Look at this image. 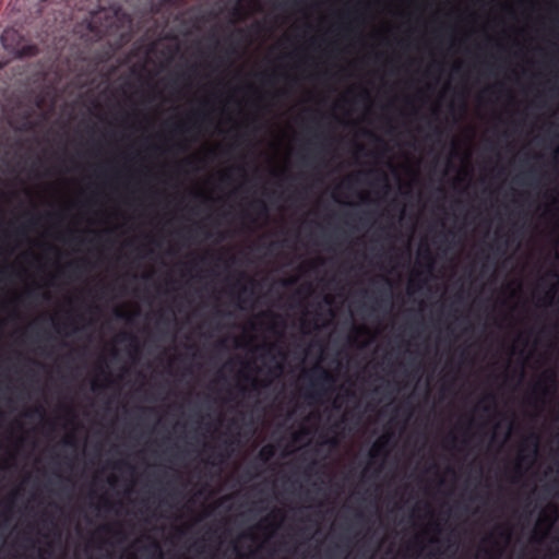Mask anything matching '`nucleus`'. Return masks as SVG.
I'll use <instances>...</instances> for the list:
<instances>
[{"mask_svg":"<svg viewBox=\"0 0 559 559\" xmlns=\"http://www.w3.org/2000/svg\"><path fill=\"white\" fill-rule=\"evenodd\" d=\"M126 15L119 9L102 8L92 12L85 24L78 27V33L86 41H98L104 37L118 36L121 40L129 36L128 29L124 27Z\"/></svg>","mask_w":559,"mask_h":559,"instance_id":"f257e3e1","label":"nucleus"},{"mask_svg":"<svg viewBox=\"0 0 559 559\" xmlns=\"http://www.w3.org/2000/svg\"><path fill=\"white\" fill-rule=\"evenodd\" d=\"M1 43L8 52L17 58L34 57L39 52L38 46L31 43L15 28L4 29Z\"/></svg>","mask_w":559,"mask_h":559,"instance_id":"f03ea898","label":"nucleus"},{"mask_svg":"<svg viewBox=\"0 0 559 559\" xmlns=\"http://www.w3.org/2000/svg\"><path fill=\"white\" fill-rule=\"evenodd\" d=\"M333 383L334 378L328 370L316 367L310 379V388L306 391L305 395L309 400L319 401Z\"/></svg>","mask_w":559,"mask_h":559,"instance_id":"7ed1b4c3","label":"nucleus"},{"mask_svg":"<svg viewBox=\"0 0 559 559\" xmlns=\"http://www.w3.org/2000/svg\"><path fill=\"white\" fill-rule=\"evenodd\" d=\"M234 36H237L240 40H247V38H248L246 29H243V28L236 29V32L227 38L228 46L225 49L224 56H219L216 58L219 64L226 63L225 58L229 59L230 57L237 55L238 50H237V46L235 45L234 39H233Z\"/></svg>","mask_w":559,"mask_h":559,"instance_id":"20e7f679","label":"nucleus"},{"mask_svg":"<svg viewBox=\"0 0 559 559\" xmlns=\"http://www.w3.org/2000/svg\"><path fill=\"white\" fill-rule=\"evenodd\" d=\"M389 451V437L382 436L380 437L371 447L369 451V456L372 460L383 459L386 456Z\"/></svg>","mask_w":559,"mask_h":559,"instance_id":"39448f33","label":"nucleus"},{"mask_svg":"<svg viewBox=\"0 0 559 559\" xmlns=\"http://www.w3.org/2000/svg\"><path fill=\"white\" fill-rule=\"evenodd\" d=\"M537 447H538V437L536 435H531L524 440V443L522 445V450L525 451L530 448L532 457H535L537 454Z\"/></svg>","mask_w":559,"mask_h":559,"instance_id":"423d86ee","label":"nucleus"},{"mask_svg":"<svg viewBox=\"0 0 559 559\" xmlns=\"http://www.w3.org/2000/svg\"><path fill=\"white\" fill-rule=\"evenodd\" d=\"M276 454V448L273 444H266L259 451V459L266 463Z\"/></svg>","mask_w":559,"mask_h":559,"instance_id":"0eeeda50","label":"nucleus"},{"mask_svg":"<svg viewBox=\"0 0 559 559\" xmlns=\"http://www.w3.org/2000/svg\"><path fill=\"white\" fill-rule=\"evenodd\" d=\"M252 206L257 210L259 215H263V216L267 215V206L263 201H261V200L254 201L252 203Z\"/></svg>","mask_w":559,"mask_h":559,"instance_id":"6e6552de","label":"nucleus"},{"mask_svg":"<svg viewBox=\"0 0 559 559\" xmlns=\"http://www.w3.org/2000/svg\"><path fill=\"white\" fill-rule=\"evenodd\" d=\"M420 257L423 259L427 260L428 266L431 267L432 262H433V258H432V254H431V251L429 250V248L420 250Z\"/></svg>","mask_w":559,"mask_h":559,"instance_id":"1a4fd4ad","label":"nucleus"},{"mask_svg":"<svg viewBox=\"0 0 559 559\" xmlns=\"http://www.w3.org/2000/svg\"><path fill=\"white\" fill-rule=\"evenodd\" d=\"M121 340H130L133 343L135 350L139 349L136 338L132 334L124 333L121 335Z\"/></svg>","mask_w":559,"mask_h":559,"instance_id":"9d476101","label":"nucleus"},{"mask_svg":"<svg viewBox=\"0 0 559 559\" xmlns=\"http://www.w3.org/2000/svg\"><path fill=\"white\" fill-rule=\"evenodd\" d=\"M176 132L178 133H185L187 132L189 129L187 127V123H177L176 124V128H175Z\"/></svg>","mask_w":559,"mask_h":559,"instance_id":"9b49d317","label":"nucleus"},{"mask_svg":"<svg viewBox=\"0 0 559 559\" xmlns=\"http://www.w3.org/2000/svg\"><path fill=\"white\" fill-rule=\"evenodd\" d=\"M283 371L282 364H277L274 368L270 369V372L273 374H278Z\"/></svg>","mask_w":559,"mask_h":559,"instance_id":"f8f14e48","label":"nucleus"},{"mask_svg":"<svg viewBox=\"0 0 559 559\" xmlns=\"http://www.w3.org/2000/svg\"><path fill=\"white\" fill-rule=\"evenodd\" d=\"M323 443L335 447L337 444V439L336 438H328L323 441Z\"/></svg>","mask_w":559,"mask_h":559,"instance_id":"ddd939ff","label":"nucleus"},{"mask_svg":"<svg viewBox=\"0 0 559 559\" xmlns=\"http://www.w3.org/2000/svg\"><path fill=\"white\" fill-rule=\"evenodd\" d=\"M557 287H558V285H557V284H556V285H554L552 289H551V290H549V292L546 294V298H547V299H549V300H550V299H552L554 292H556V290H557Z\"/></svg>","mask_w":559,"mask_h":559,"instance_id":"4468645a","label":"nucleus"},{"mask_svg":"<svg viewBox=\"0 0 559 559\" xmlns=\"http://www.w3.org/2000/svg\"><path fill=\"white\" fill-rule=\"evenodd\" d=\"M521 475H522V473H521V468H520V466H516V468H515V476H514L513 481L519 480V479H520V477H521Z\"/></svg>","mask_w":559,"mask_h":559,"instance_id":"2eb2a0df","label":"nucleus"},{"mask_svg":"<svg viewBox=\"0 0 559 559\" xmlns=\"http://www.w3.org/2000/svg\"><path fill=\"white\" fill-rule=\"evenodd\" d=\"M248 292V287L247 286H242L241 287V294L239 295V299L242 301V302H246V299L242 298V294L247 293Z\"/></svg>","mask_w":559,"mask_h":559,"instance_id":"dca6fc26","label":"nucleus"},{"mask_svg":"<svg viewBox=\"0 0 559 559\" xmlns=\"http://www.w3.org/2000/svg\"><path fill=\"white\" fill-rule=\"evenodd\" d=\"M34 413L38 414L40 417H43L45 415V411L43 407H36L34 409Z\"/></svg>","mask_w":559,"mask_h":559,"instance_id":"f3484780","label":"nucleus"},{"mask_svg":"<svg viewBox=\"0 0 559 559\" xmlns=\"http://www.w3.org/2000/svg\"><path fill=\"white\" fill-rule=\"evenodd\" d=\"M360 96H361L362 98H365V99H369V98H370V95H369L368 91H366V90H364V91L361 92Z\"/></svg>","mask_w":559,"mask_h":559,"instance_id":"a211bd4d","label":"nucleus"},{"mask_svg":"<svg viewBox=\"0 0 559 559\" xmlns=\"http://www.w3.org/2000/svg\"><path fill=\"white\" fill-rule=\"evenodd\" d=\"M103 531H105L107 534H110L111 533V526L110 525H104L102 527Z\"/></svg>","mask_w":559,"mask_h":559,"instance_id":"6ab92c4d","label":"nucleus"},{"mask_svg":"<svg viewBox=\"0 0 559 559\" xmlns=\"http://www.w3.org/2000/svg\"><path fill=\"white\" fill-rule=\"evenodd\" d=\"M153 548L156 552H158L160 555V548H159V545L157 543H154L153 544Z\"/></svg>","mask_w":559,"mask_h":559,"instance_id":"aec40b11","label":"nucleus"},{"mask_svg":"<svg viewBox=\"0 0 559 559\" xmlns=\"http://www.w3.org/2000/svg\"><path fill=\"white\" fill-rule=\"evenodd\" d=\"M548 275H549L550 277H552V278H556V280L558 278V274H557V272H555V271L549 272V273H548Z\"/></svg>","mask_w":559,"mask_h":559,"instance_id":"412c9836","label":"nucleus"},{"mask_svg":"<svg viewBox=\"0 0 559 559\" xmlns=\"http://www.w3.org/2000/svg\"><path fill=\"white\" fill-rule=\"evenodd\" d=\"M258 381L255 379L252 380V389L253 390H257L258 389Z\"/></svg>","mask_w":559,"mask_h":559,"instance_id":"4be33fe9","label":"nucleus"},{"mask_svg":"<svg viewBox=\"0 0 559 559\" xmlns=\"http://www.w3.org/2000/svg\"><path fill=\"white\" fill-rule=\"evenodd\" d=\"M240 278H246V275H245L243 273H240ZM247 280H248L251 284H253V280H252V278L247 277Z\"/></svg>","mask_w":559,"mask_h":559,"instance_id":"5701e85b","label":"nucleus"},{"mask_svg":"<svg viewBox=\"0 0 559 559\" xmlns=\"http://www.w3.org/2000/svg\"><path fill=\"white\" fill-rule=\"evenodd\" d=\"M278 355H280V357H281L282 359H284V358H285V353H284V352L280 350V352H278Z\"/></svg>","mask_w":559,"mask_h":559,"instance_id":"b1692460","label":"nucleus"},{"mask_svg":"<svg viewBox=\"0 0 559 559\" xmlns=\"http://www.w3.org/2000/svg\"><path fill=\"white\" fill-rule=\"evenodd\" d=\"M486 399H487V400H490L491 402H493V401H495V397H493L492 395H488V396H486Z\"/></svg>","mask_w":559,"mask_h":559,"instance_id":"393cba45","label":"nucleus"},{"mask_svg":"<svg viewBox=\"0 0 559 559\" xmlns=\"http://www.w3.org/2000/svg\"><path fill=\"white\" fill-rule=\"evenodd\" d=\"M450 441H451V443H453V444H454V443H455V441H456L455 437H453V436H452V437L450 438Z\"/></svg>","mask_w":559,"mask_h":559,"instance_id":"a878e982","label":"nucleus"},{"mask_svg":"<svg viewBox=\"0 0 559 559\" xmlns=\"http://www.w3.org/2000/svg\"><path fill=\"white\" fill-rule=\"evenodd\" d=\"M435 132H436L437 134H441V130H440L439 128H436V129H435Z\"/></svg>","mask_w":559,"mask_h":559,"instance_id":"bb28decb","label":"nucleus"},{"mask_svg":"<svg viewBox=\"0 0 559 559\" xmlns=\"http://www.w3.org/2000/svg\"><path fill=\"white\" fill-rule=\"evenodd\" d=\"M97 389H98V384H97V383H94V384H93V390H95V391H96Z\"/></svg>","mask_w":559,"mask_h":559,"instance_id":"cd10ccee","label":"nucleus"},{"mask_svg":"<svg viewBox=\"0 0 559 559\" xmlns=\"http://www.w3.org/2000/svg\"><path fill=\"white\" fill-rule=\"evenodd\" d=\"M504 537H506V539H507V540H509V539H510V534H509V533H506V534H504Z\"/></svg>","mask_w":559,"mask_h":559,"instance_id":"c85d7f7f","label":"nucleus"},{"mask_svg":"<svg viewBox=\"0 0 559 559\" xmlns=\"http://www.w3.org/2000/svg\"><path fill=\"white\" fill-rule=\"evenodd\" d=\"M66 443H67V444H72V440H71V439H67V440H66Z\"/></svg>","mask_w":559,"mask_h":559,"instance_id":"c756f323","label":"nucleus"},{"mask_svg":"<svg viewBox=\"0 0 559 559\" xmlns=\"http://www.w3.org/2000/svg\"><path fill=\"white\" fill-rule=\"evenodd\" d=\"M554 378H555V373H554V372H551V373H550V380H551V381H554Z\"/></svg>","mask_w":559,"mask_h":559,"instance_id":"7c9ffc66","label":"nucleus"},{"mask_svg":"<svg viewBox=\"0 0 559 559\" xmlns=\"http://www.w3.org/2000/svg\"><path fill=\"white\" fill-rule=\"evenodd\" d=\"M269 76H270V75H267V74H265V73H263V74H262V78H263V79H267Z\"/></svg>","mask_w":559,"mask_h":559,"instance_id":"2f4dec72","label":"nucleus"},{"mask_svg":"<svg viewBox=\"0 0 559 559\" xmlns=\"http://www.w3.org/2000/svg\"><path fill=\"white\" fill-rule=\"evenodd\" d=\"M381 179H382L383 181H386V177H385L384 175H382Z\"/></svg>","mask_w":559,"mask_h":559,"instance_id":"473e14b6","label":"nucleus"},{"mask_svg":"<svg viewBox=\"0 0 559 559\" xmlns=\"http://www.w3.org/2000/svg\"><path fill=\"white\" fill-rule=\"evenodd\" d=\"M389 301L390 300L382 299V302H385L386 305H389Z\"/></svg>","mask_w":559,"mask_h":559,"instance_id":"72a5a7b5","label":"nucleus"},{"mask_svg":"<svg viewBox=\"0 0 559 559\" xmlns=\"http://www.w3.org/2000/svg\"><path fill=\"white\" fill-rule=\"evenodd\" d=\"M253 27L260 28V25L259 24H254Z\"/></svg>","mask_w":559,"mask_h":559,"instance_id":"f704fd0d","label":"nucleus"},{"mask_svg":"<svg viewBox=\"0 0 559 559\" xmlns=\"http://www.w3.org/2000/svg\"><path fill=\"white\" fill-rule=\"evenodd\" d=\"M274 347H275V345H270L269 349H273Z\"/></svg>","mask_w":559,"mask_h":559,"instance_id":"c9c22d12","label":"nucleus"},{"mask_svg":"<svg viewBox=\"0 0 559 559\" xmlns=\"http://www.w3.org/2000/svg\"><path fill=\"white\" fill-rule=\"evenodd\" d=\"M557 153L559 154V148H558Z\"/></svg>","mask_w":559,"mask_h":559,"instance_id":"e433bc0d","label":"nucleus"}]
</instances>
